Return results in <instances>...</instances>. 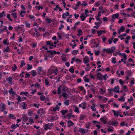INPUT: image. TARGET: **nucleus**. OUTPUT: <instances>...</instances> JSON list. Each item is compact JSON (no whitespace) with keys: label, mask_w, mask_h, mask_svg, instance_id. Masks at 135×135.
Listing matches in <instances>:
<instances>
[{"label":"nucleus","mask_w":135,"mask_h":135,"mask_svg":"<svg viewBox=\"0 0 135 135\" xmlns=\"http://www.w3.org/2000/svg\"><path fill=\"white\" fill-rule=\"evenodd\" d=\"M47 52L50 53L51 55H52L54 54H56V51L54 50H47Z\"/></svg>","instance_id":"a211bd4d"},{"label":"nucleus","mask_w":135,"mask_h":135,"mask_svg":"<svg viewBox=\"0 0 135 135\" xmlns=\"http://www.w3.org/2000/svg\"><path fill=\"white\" fill-rule=\"evenodd\" d=\"M74 16H75V17L76 19H78V17H79V15L76 14V13H75L74 14Z\"/></svg>","instance_id":"69168bd1"},{"label":"nucleus","mask_w":135,"mask_h":135,"mask_svg":"<svg viewBox=\"0 0 135 135\" xmlns=\"http://www.w3.org/2000/svg\"><path fill=\"white\" fill-rule=\"evenodd\" d=\"M11 128L15 129L16 128H17V127L15 124H13L11 126Z\"/></svg>","instance_id":"6e6d98bb"},{"label":"nucleus","mask_w":135,"mask_h":135,"mask_svg":"<svg viewBox=\"0 0 135 135\" xmlns=\"http://www.w3.org/2000/svg\"><path fill=\"white\" fill-rule=\"evenodd\" d=\"M10 16L11 15L9 14H8L7 15V18L9 19V20L11 21H12L13 20L10 18Z\"/></svg>","instance_id":"37998d69"},{"label":"nucleus","mask_w":135,"mask_h":135,"mask_svg":"<svg viewBox=\"0 0 135 135\" xmlns=\"http://www.w3.org/2000/svg\"><path fill=\"white\" fill-rule=\"evenodd\" d=\"M119 16V15L118 13L114 14L112 15V17L118 18Z\"/></svg>","instance_id":"5701e85b"},{"label":"nucleus","mask_w":135,"mask_h":135,"mask_svg":"<svg viewBox=\"0 0 135 135\" xmlns=\"http://www.w3.org/2000/svg\"><path fill=\"white\" fill-rule=\"evenodd\" d=\"M69 100L66 99L64 102V104L68 106L69 105Z\"/></svg>","instance_id":"393cba45"},{"label":"nucleus","mask_w":135,"mask_h":135,"mask_svg":"<svg viewBox=\"0 0 135 135\" xmlns=\"http://www.w3.org/2000/svg\"><path fill=\"white\" fill-rule=\"evenodd\" d=\"M73 107H74L75 108V109L74 110V112H77L78 113H79V111L78 108L77 107H75V106H74V105L73 106Z\"/></svg>","instance_id":"473e14b6"},{"label":"nucleus","mask_w":135,"mask_h":135,"mask_svg":"<svg viewBox=\"0 0 135 135\" xmlns=\"http://www.w3.org/2000/svg\"><path fill=\"white\" fill-rule=\"evenodd\" d=\"M119 82L122 86V85L124 84L125 83V82L121 79H120L119 80Z\"/></svg>","instance_id":"ea45409f"},{"label":"nucleus","mask_w":135,"mask_h":135,"mask_svg":"<svg viewBox=\"0 0 135 135\" xmlns=\"http://www.w3.org/2000/svg\"><path fill=\"white\" fill-rule=\"evenodd\" d=\"M69 13L68 12H66V13H64L62 15V18H66V17L65 16H69Z\"/></svg>","instance_id":"ddd939ff"},{"label":"nucleus","mask_w":135,"mask_h":135,"mask_svg":"<svg viewBox=\"0 0 135 135\" xmlns=\"http://www.w3.org/2000/svg\"><path fill=\"white\" fill-rule=\"evenodd\" d=\"M78 33H80L81 34H82L83 31L81 29H79L78 31Z\"/></svg>","instance_id":"0e129e2a"},{"label":"nucleus","mask_w":135,"mask_h":135,"mask_svg":"<svg viewBox=\"0 0 135 135\" xmlns=\"http://www.w3.org/2000/svg\"><path fill=\"white\" fill-rule=\"evenodd\" d=\"M31 74L33 77L37 75L36 72L34 70L32 71L31 73Z\"/></svg>","instance_id":"dca6fc26"},{"label":"nucleus","mask_w":135,"mask_h":135,"mask_svg":"<svg viewBox=\"0 0 135 135\" xmlns=\"http://www.w3.org/2000/svg\"><path fill=\"white\" fill-rule=\"evenodd\" d=\"M86 17L84 16V14L82 13L80 16V17L82 21H84L86 18Z\"/></svg>","instance_id":"6ab92c4d"},{"label":"nucleus","mask_w":135,"mask_h":135,"mask_svg":"<svg viewBox=\"0 0 135 135\" xmlns=\"http://www.w3.org/2000/svg\"><path fill=\"white\" fill-rule=\"evenodd\" d=\"M22 118L23 121L25 122L27 121L28 120V118L26 115H24V116H23Z\"/></svg>","instance_id":"bb28decb"},{"label":"nucleus","mask_w":135,"mask_h":135,"mask_svg":"<svg viewBox=\"0 0 135 135\" xmlns=\"http://www.w3.org/2000/svg\"><path fill=\"white\" fill-rule=\"evenodd\" d=\"M12 70L13 71H15L17 69V67L15 64L13 65V66L12 68Z\"/></svg>","instance_id":"7c9ffc66"},{"label":"nucleus","mask_w":135,"mask_h":135,"mask_svg":"<svg viewBox=\"0 0 135 135\" xmlns=\"http://www.w3.org/2000/svg\"><path fill=\"white\" fill-rule=\"evenodd\" d=\"M8 92L10 94H11L12 96L13 97H14L16 95V92L13 91V89L12 88H11L10 89L8 90Z\"/></svg>","instance_id":"f03ea898"},{"label":"nucleus","mask_w":135,"mask_h":135,"mask_svg":"<svg viewBox=\"0 0 135 135\" xmlns=\"http://www.w3.org/2000/svg\"><path fill=\"white\" fill-rule=\"evenodd\" d=\"M28 94V92H24L23 91H22L20 93V94L21 95H25L26 96H27V95Z\"/></svg>","instance_id":"4c0bfd02"},{"label":"nucleus","mask_w":135,"mask_h":135,"mask_svg":"<svg viewBox=\"0 0 135 135\" xmlns=\"http://www.w3.org/2000/svg\"><path fill=\"white\" fill-rule=\"evenodd\" d=\"M48 72H49V75H51L53 73V71L49 69L48 70Z\"/></svg>","instance_id":"338daca9"},{"label":"nucleus","mask_w":135,"mask_h":135,"mask_svg":"<svg viewBox=\"0 0 135 135\" xmlns=\"http://www.w3.org/2000/svg\"><path fill=\"white\" fill-rule=\"evenodd\" d=\"M5 105L3 104V103H1L0 104V107H1L3 109V110H5L6 109L5 107Z\"/></svg>","instance_id":"4be33fe9"},{"label":"nucleus","mask_w":135,"mask_h":135,"mask_svg":"<svg viewBox=\"0 0 135 135\" xmlns=\"http://www.w3.org/2000/svg\"><path fill=\"white\" fill-rule=\"evenodd\" d=\"M68 90V88L67 87L64 86L63 88L62 89V90L64 92H66Z\"/></svg>","instance_id":"58836bf2"},{"label":"nucleus","mask_w":135,"mask_h":135,"mask_svg":"<svg viewBox=\"0 0 135 135\" xmlns=\"http://www.w3.org/2000/svg\"><path fill=\"white\" fill-rule=\"evenodd\" d=\"M78 88L81 91H83V90L84 89V88L82 86H79Z\"/></svg>","instance_id":"4d7b16f0"},{"label":"nucleus","mask_w":135,"mask_h":135,"mask_svg":"<svg viewBox=\"0 0 135 135\" xmlns=\"http://www.w3.org/2000/svg\"><path fill=\"white\" fill-rule=\"evenodd\" d=\"M125 98L124 97H123L120 98H119L118 99V100H120L121 101H123V102H124L125 101Z\"/></svg>","instance_id":"09e8293b"},{"label":"nucleus","mask_w":135,"mask_h":135,"mask_svg":"<svg viewBox=\"0 0 135 135\" xmlns=\"http://www.w3.org/2000/svg\"><path fill=\"white\" fill-rule=\"evenodd\" d=\"M125 74L127 75L128 76H131L132 75L131 71L129 70H127L126 71Z\"/></svg>","instance_id":"2eb2a0df"},{"label":"nucleus","mask_w":135,"mask_h":135,"mask_svg":"<svg viewBox=\"0 0 135 135\" xmlns=\"http://www.w3.org/2000/svg\"><path fill=\"white\" fill-rule=\"evenodd\" d=\"M100 91H101V94H103L105 92V90H103V89L102 88H101L100 89Z\"/></svg>","instance_id":"5fc2aeb1"},{"label":"nucleus","mask_w":135,"mask_h":135,"mask_svg":"<svg viewBox=\"0 0 135 135\" xmlns=\"http://www.w3.org/2000/svg\"><path fill=\"white\" fill-rule=\"evenodd\" d=\"M86 104L85 102L82 103L81 104L79 105V107H81L84 109H85L86 108Z\"/></svg>","instance_id":"423d86ee"},{"label":"nucleus","mask_w":135,"mask_h":135,"mask_svg":"<svg viewBox=\"0 0 135 135\" xmlns=\"http://www.w3.org/2000/svg\"><path fill=\"white\" fill-rule=\"evenodd\" d=\"M40 99L41 101H44L45 99V97L44 95H42L40 97Z\"/></svg>","instance_id":"c03bdc74"},{"label":"nucleus","mask_w":135,"mask_h":135,"mask_svg":"<svg viewBox=\"0 0 135 135\" xmlns=\"http://www.w3.org/2000/svg\"><path fill=\"white\" fill-rule=\"evenodd\" d=\"M11 15H12V17L13 18H15V19H16L17 18V13H11Z\"/></svg>","instance_id":"f3484780"},{"label":"nucleus","mask_w":135,"mask_h":135,"mask_svg":"<svg viewBox=\"0 0 135 135\" xmlns=\"http://www.w3.org/2000/svg\"><path fill=\"white\" fill-rule=\"evenodd\" d=\"M45 127L44 128L45 130H46L48 129H50L51 127H52V125L51 124H46L45 125Z\"/></svg>","instance_id":"20e7f679"},{"label":"nucleus","mask_w":135,"mask_h":135,"mask_svg":"<svg viewBox=\"0 0 135 135\" xmlns=\"http://www.w3.org/2000/svg\"><path fill=\"white\" fill-rule=\"evenodd\" d=\"M85 116V115H81L80 117V119L81 120H83L84 119V117Z\"/></svg>","instance_id":"680f3d73"},{"label":"nucleus","mask_w":135,"mask_h":135,"mask_svg":"<svg viewBox=\"0 0 135 135\" xmlns=\"http://www.w3.org/2000/svg\"><path fill=\"white\" fill-rule=\"evenodd\" d=\"M68 123V126L69 127L71 126L74 125V123L70 120H69L67 122Z\"/></svg>","instance_id":"9b49d317"},{"label":"nucleus","mask_w":135,"mask_h":135,"mask_svg":"<svg viewBox=\"0 0 135 135\" xmlns=\"http://www.w3.org/2000/svg\"><path fill=\"white\" fill-rule=\"evenodd\" d=\"M25 23L26 26L28 28H29L30 27V23H28L27 21H25Z\"/></svg>","instance_id":"2f4dec72"},{"label":"nucleus","mask_w":135,"mask_h":135,"mask_svg":"<svg viewBox=\"0 0 135 135\" xmlns=\"http://www.w3.org/2000/svg\"><path fill=\"white\" fill-rule=\"evenodd\" d=\"M62 95L65 98H68L69 96V94L66 92H62Z\"/></svg>","instance_id":"4468645a"},{"label":"nucleus","mask_w":135,"mask_h":135,"mask_svg":"<svg viewBox=\"0 0 135 135\" xmlns=\"http://www.w3.org/2000/svg\"><path fill=\"white\" fill-rule=\"evenodd\" d=\"M9 118L10 119L12 118L13 119H15L16 118V117L13 114H11L9 115Z\"/></svg>","instance_id":"aec40b11"},{"label":"nucleus","mask_w":135,"mask_h":135,"mask_svg":"<svg viewBox=\"0 0 135 135\" xmlns=\"http://www.w3.org/2000/svg\"><path fill=\"white\" fill-rule=\"evenodd\" d=\"M115 49V47L114 46H112L111 47V49H110V50L111 51L112 53L114 51V50Z\"/></svg>","instance_id":"3c124183"},{"label":"nucleus","mask_w":135,"mask_h":135,"mask_svg":"<svg viewBox=\"0 0 135 135\" xmlns=\"http://www.w3.org/2000/svg\"><path fill=\"white\" fill-rule=\"evenodd\" d=\"M9 47L8 46H7L6 49H4L3 50V51H5L6 52H8L9 51Z\"/></svg>","instance_id":"de8ad7c7"},{"label":"nucleus","mask_w":135,"mask_h":135,"mask_svg":"<svg viewBox=\"0 0 135 135\" xmlns=\"http://www.w3.org/2000/svg\"><path fill=\"white\" fill-rule=\"evenodd\" d=\"M4 13H5V12H4V11H3V12H2V13H0V17H3V16H6V15L4 14Z\"/></svg>","instance_id":"603ef678"},{"label":"nucleus","mask_w":135,"mask_h":135,"mask_svg":"<svg viewBox=\"0 0 135 135\" xmlns=\"http://www.w3.org/2000/svg\"><path fill=\"white\" fill-rule=\"evenodd\" d=\"M46 21H47L48 23L49 24L50 23L52 22V20L50 18H48L46 19Z\"/></svg>","instance_id":"8fccbe9b"},{"label":"nucleus","mask_w":135,"mask_h":135,"mask_svg":"<svg viewBox=\"0 0 135 135\" xmlns=\"http://www.w3.org/2000/svg\"><path fill=\"white\" fill-rule=\"evenodd\" d=\"M32 114V112L31 110H29L28 113V115L29 116H31Z\"/></svg>","instance_id":"052dcab7"},{"label":"nucleus","mask_w":135,"mask_h":135,"mask_svg":"<svg viewBox=\"0 0 135 135\" xmlns=\"http://www.w3.org/2000/svg\"><path fill=\"white\" fill-rule=\"evenodd\" d=\"M27 70H28L29 69H31L32 68V66L31 65H30L29 64H27Z\"/></svg>","instance_id":"c756f323"},{"label":"nucleus","mask_w":135,"mask_h":135,"mask_svg":"<svg viewBox=\"0 0 135 135\" xmlns=\"http://www.w3.org/2000/svg\"><path fill=\"white\" fill-rule=\"evenodd\" d=\"M68 112V110H62L61 111V112L63 115H65L66 113Z\"/></svg>","instance_id":"cd10ccee"},{"label":"nucleus","mask_w":135,"mask_h":135,"mask_svg":"<svg viewBox=\"0 0 135 135\" xmlns=\"http://www.w3.org/2000/svg\"><path fill=\"white\" fill-rule=\"evenodd\" d=\"M8 39L7 38L4 40H3V42L4 44L6 45H8L9 44V43L8 42Z\"/></svg>","instance_id":"f8f14e48"},{"label":"nucleus","mask_w":135,"mask_h":135,"mask_svg":"<svg viewBox=\"0 0 135 135\" xmlns=\"http://www.w3.org/2000/svg\"><path fill=\"white\" fill-rule=\"evenodd\" d=\"M78 52V50H73L71 53L73 54L76 55L77 54Z\"/></svg>","instance_id":"e433bc0d"},{"label":"nucleus","mask_w":135,"mask_h":135,"mask_svg":"<svg viewBox=\"0 0 135 135\" xmlns=\"http://www.w3.org/2000/svg\"><path fill=\"white\" fill-rule=\"evenodd\" d=\"M45 85H48L49 84V83L47 79H45Z\"/></svg>","instance_id":"13d9d810"},{"label":"nucleus","mask_w":135,"mask_h":135,"mask_svg":"<svg viewBox=\"0 0 135 135\" xmlns=\"http://www.w3.org/2000/svg\"><path fill=\"white\" fill-rule=\"evenodd\" d=\"M21 103L23 104V105L22 106V108L24 109H26V107L27 106L26 103L25 102H22Z\"/></svg>","instance_id":"9d476101"},{"label":"nucleus","mask_w":135,"mask_h":135,"mask_svg":"<svg viewBox=\"0 0 135 135\" xmlns=\"http://www.w3.org/2000/svg\"><path fill=\"white\" fill-rule=\"evenodd\" d=\"M91 108L92 109V110L93 111L96 110L95 106L94 105L93 106H92L91 107Z\"/></svg>","instance_id":"49530a36"},{"label":"nucleus","mask_w":135,"mask_h":135,"mask_svg":"<svg viewBox=\"0 0 135 135\" xmlns=\"http://www.w3.org/2000/svg\"><path fill=\"white\" fill-rule=\"evenodd\" d=\"M25 65V63L24 62V61L23 60H21V65H20V67L21 68H22Z\"/></svg>","instance_id":"f704fd0d"},{"label":"nucleus","mask_w":135,"mask_h":135,"mask_svg":"<svg viewBox=\"0 0 135 135\" xmlns=\"http://www.w3.org/2000/svg\"><path fill=\"white\" fill-rule=\"evenodd\" d=\"M90 59L88 56H86L84 57L83 58V63L85 64H86L89 62Z\"/></svg>","instance_id":"f257e3e1"},{"label":"nucleus","mask_w":135,"mask_h":135,"mask_svg":"<svg viewBox=\"0 0 135 135\" xmlns=\"http://www.w3.org/2000/svg\"><path fill=\"white\" fill-rule=\"evenodd\" d=\"M102 76H101L100 75H98L97 76V78L100 80H102Z\"/></svg>","instance_id":"e2e57ef3"},{"label":"nucleus","mask_w":135,"mask_h":135,"mask_svg":"<svg viewBox=\"0 0 135 135\" xmlns=\"http://www.w3.org/2000/svg\"><path fill=\"white\" fill-rule=\"evenodd\" d=\"M113 89L112 88L108 89V91L109 92V94H112V92L114 91Z\"/></svg>","instance_id":"a19ab883"},{"label":"nucleus","mask_w":135,"mask_h":135,"mask_svg":"<svg viewBox=\"0 0 135 135\" xmlns=\"http://www.w3.org/2000/svg\"><path fill=\"white\" fill-rule=\"evenodd\" d=\"M112 111L114 113V116H115L117 117H118L119 114L120 113L119 111H115L114 110H112Z\"/></svg>","instance_id":"39448f33"},{"label":"nucleus","mask_w":135,"mask_h":135,"mask_svg":"<svg viewBox=\"0 0 135 135\" xmlns=\"http://www.w3.org/2000/svg\"><path fill=\"white\" fill-rule=\"evenodd\" d=\"M100 120L102 121L103 123L105 124L107 123L108 119L105 116L102 117L100 118Z\"/></svg>","instance_id":"7ed1b4c3"},{"label":"nucleus","mask_w":135,"mask_h":135,"mask_svg":"<svg viewBox=\"0 0 135 135\" xmlns=\"http://www.w3.org/2000/svg\"><path fill=\"white\" fill-rule=\"evenodd\" d=\"M61 87V86L60 85V87H59L58 88L57 94L58 95L60 94L61 93V89H60Z\"/></svg>","instance_id":"c85d7f7f"},{"label":"nucleus","mask_w":135,"mask_h":135,"mask_svg":"<svg viewBox=\"0 0 135 135\" xmlns=\"http://www.w3.org/2000/svg\"><path fill=\"white\" fill-rule=\"evenodd\" d=\"M103 33H105V31H104L102 30H100V31H98L97 33L98 34V36L99 37H100V35L102 34Z\"/></svg>","instance_id":"1a4fd4ad"},{"label":"nucleus","mask_w":135,"mask_h":135,"mask_svg":"<svg viewBox=\"0 0 135 135\" xmlns=\"http://www.w3.org/2000/svg\"><path fill=\"white\" fill-rule=\"evenodd\" d=\"M3 118V117L2 116L0 117V122H1L4 121V119Z\"/></svg>","instance_id":"774afa93"},{"label":"nucleus","mask_w":135,"mask_h":135,"mask_svg":"<svg viewBox=\"0 0 135 135\" xmlns=\"http://www.w3.org/2000/svg\"><path fill=\"white\" fill-rule=\"evenodd\" d=\"M78 131L83 134H84L85 133L84 129H83L82 128H80L79 129V130H78Z\"/></svg>","instance_id":"412c9836"},{"label":"nucleus","mask_w":135,"mask_h":135,"mask_svg":"<svg viewBox=\"0 0 135 135\" xmlns=\"http://www.w3.org/2000/svg\"><path fill=\"white\" fill-rule=\"evenodd\" d=\"M119 88L118 86H115L113 89V90L116 93H118L119 92Z\"/></svg>","instance_id":"6e6552de"},{"label":"nucleus","mask_w":135,"mask_h":135,"mask_svg":"<svg viewBox=\"0 0 135 135\" xmlns=\"http://www.w3.org/2000/svg\"><path fill=\"white\" fill-rule=\"evenodd\" d=\"M118 124V123L116 122L115 120L113 121L112 126H117Z\"/></svg>","instance_id":"a878e982"},{"label":"nucleus","mask_w":135,"mask_h":135,"mask_svg":"<svg viewBox=\"0 0 135 135\" xmlns=\"http://www.w3.org/2000/svg\"><path fill=\"white\" fill-rule=\"evenodd\" d=\"M100 22H95V24L96 25V26H98V24H99L100 25H101V24L102 23V22L101 21H99Z\"/></svg>","instance_id":"bf43d9fd"},{"label":"nucleus","mask_w":135,"mask_h":135,"mask_svg":"<svg viewBox=\"0 0 135 135\" xmlns=\"http://www.w3.org/2000/svg\"><path fill=\"white\" fill-rule=\"evenodd\" d=\"M44 111L43 109H41L38 110L37 112V113L38 114H39L40 113H44Z\"/></svg>","instance_id":"72a5a7b5"},{"label":"nucleus","mask_w":135,"mask_h":135,"mask_svg":"<svg viewBox=\"0 0 135 135\" xmlns=\"http://www.w3.org/2000/svg\"><path fill=\"white\" fill-rule=\"evenodd\" d=\"M116 58L115 57H113L112 58V62L114 64L116 63V61H115Z\"/></svg>","instance_id":"a18cd8bd"},{"label":"nucleus","mask_w":135,"mask_h":135,"mask_svg":"<svg viewBox=\"0 0 135 135\" xmlns=\"http://www.w3.org/2000/svg\"><path fill=\"white\" fill-rule=\"evenodd\" d=\"M121 32H123L125 30V27L123 26H122L119 29Z\"/></svg>","instance_id":"79ce46f5"},{"label":"nucleus","mask_w":135,"mask_h":135,"mask_svg":"<svg viewBox=\"0 0 135 135\" xmlns=\"http://www.w3.org/2000/svg\"><path fill=\"white\" fill-rule=\"evenodd\" d=\"M69 71L71 73H73L74 72V69L73 67H71L69 70Z\"/></svg>","instance_id":"c9c22d12"},{"label":"nucleus","mask_w":135,"mask_h":135,"mask_svg":"<svg viewBox=\"0 0 135 135\" xmlns=\"http://www.w3.org/2000/svg\"><path fill=\"white\" fill-rule=\"evenodd\" d=\"M12 78L11 76H9L8 77V79H7L8 81L9 82V83L10 84H12Z\"/></svg>","instance_id":"b1692460"},{"label":"nucleus","mask_w":135,"mask_h":135,"mask_svg":"<svg viewBox=\"0 0 135 135\" xmlns=\"http://www.w3.org/2000/svg\"><path fill=\"white\" fill-rule=\"evenodd\" d=\"M58 71V70L57 69H55L53 71V73L55 74L56 75H57V72Z\"/></svg>","instance_id":"864d4df0"},{"label":"nucleus","mask_w":135,"mask_h":135,"mask_svg":"<svg viewBox=\"0 0 135 135\" xmlns=\"http://www.w3.org/2000/svg\"><path fill=\"white\" fill-rule=\"evenodd\" d=\"M103 51L104 52H106L108 54L112 53L111 51L110 50V49H104L103 50Z\"/></svg>","instance_id":"0eeeda50"}]
</instances>
